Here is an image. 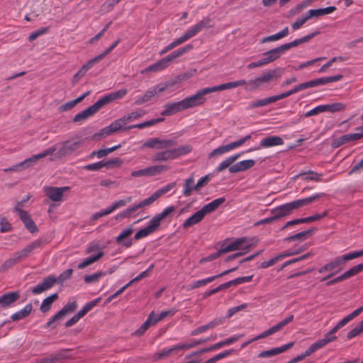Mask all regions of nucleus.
<instances>
[{"mask_svg":"<svg viewBox=\"0 0 363 363\" xmlns=\"http://www.w3.org/2000/svg\"><path fill=\"white\" fill-rule=\"evenodd\" d=\"M103 164L104 167L110 168L114 166H121L123 164V161L120 158L115 157L106 162L103 161Z\"/></svg>","mask_w":363,"mask_h":363,"instance_id":"338daca9","label":"nucleus"},{"mask_svg":"<svg viewBox=\"0 0 363 363\" xmlns=\"http://www.w3.org/2000/svg\"><path fill=\"white\" fill-rule=\"evenodd\" d=\"M73 273L72 269H68L61 273L57 277H55L56 284H62L65 281L71 278L72 274Z\"/></svg>","mask_w":363,"mask_h":363,"instance_id":"680f3d73","label":"nucleus"},{"mask_svg":"<svg viewBox=\"0 0 363 363\" xmlns=\"http://www.w3.org/2000/svg\"><path fill=\"white\" fill-rule=\"evenodd\" d=\"M20 298L19 291L6 293L0 296V306L6 308L16 302Z\"/></svg>","mask_w":363,"mask_h":363,"instance_id":"393cba45","label":"nucleus"},{"mask_svg":"<svg viewBox=\"0 0 363 363\" xmlns=\"http://www.w3.org/2000/svg\"><path fill=\"white\" fill-rule=\"evenodd\" d=\"M194 175L191 174L189 178L185 179L184 184V196L188 197L191 195V192L194 190Z\"/></svg>","mask_w":363,"mask_h":363,"instance_id":"a18cd8bd","label":"nucleus"},{"mask_svg":"<svg viewBox=\"0 0 363 363\" xmlns=\"http://www.w3.org/2000/svg\"><path fill=\"white\" fill-rule=\"evenodd\" d=\"M247 240L246 238H241L235 240L234 242L230 243L226 247L221 248V252L223 254H225L228 252H232L235 250H238L240 249H243L245 250V252H247L251 245H247L243 247L242 245Z\"/></svg>","mask_w":363,"mask_h":363,"instance_id":"5701e85b","label":"nucleus"},{"mask_svg":"<svg viewBox=\"0 0 363 363\" xmlns=\"http://www.w3.org/2000/svg\"><path fill=\"white\" fill-rule=\"evenodd\" d=\"M343 78L342 74H337L332 77L314 79L308 82L309 88L324 85L328 83L340 81Z\"/></svg>","mask_w":363,"mask_h":363,"instance_id":"b1692460","label":"nucleus"},{"mask_svg":"<svg viewBox=\"0 0 363 363\" xmlns=\"http://www.w3.org/2000/svg\"><path fill=\"white\" fill-rule=\"evenodd\" d=\"M167 67H168V65L165 62L164 59L163 58L160 61L157 62L156 63L145 68V72H157L162 70Z\"/></svg>","mask_w":363,"mask_h":363,"instance_id":"864d4df0","label":"nucleus"},{"mask_svg":"<svg viewBox=\"0 0 363 363\" xmlns=\"http://www.w3.org/2000/svg\"><path fill=\"white\" fill-rule=\"evenodd\" d=\"M176 208L173 206H169L164 209L160 213L155 216L151 220L159 228L160 225L161 220L164 218L170 216L174 211Z\"/></svg>","mask_w":363,"mask_h":363,"instance_id":"c9c22d12","label":"nucleus"},{"mask_svg":"<svg viewBox=\"0 0 363 363\" xmlns=\"http://www.w3.org/2000/svg\"><path fill=\"white\" fill-rule=\"evenodd\" d=\"M46 243V240L37 239L15 254L21 262L27 258L34 250L42 249Z\"/></svg>","mask_w":363,"mask_h":363,"instance_id":"6e6552de","label":"nucleus"},{"mask_svg":"<svg viewBox=\"0 0 363 363\" xmlns=\"http://www.w3.org/2000/svg\"><path fill=\"white\" fill-rule=\"evenodd\" d=\"M362 332H363V320L347 333V338L349 340L352 339Z\"/></svg>","mask_w":363,"mask_h":363,"instance_id":"052dcab7","label":"nucleus"},{"mask_svg":"<svg viewBox=\"0 0 363 363\" xmlns=\"http://www.w3.org/2000/svg\"><path fill=\"white\" fill-rule=\"evenodd\" d=\"M154 315V312L152 311L147 320L141 325V326L135 332V335H138V336H140L144 334V333L150 328V325H152L151 324V320L152 319V317Z\"/></svg>","mask_w":363,"mask_h":363,"instance_id":"8fccbe9b","label":"nucleus"},{"mask_svg":"<svg viewBox=\"0 0 363 363\" xmlns=\"http://www.w3.org/2000/svg\"><path fill=\"white\" fill-rule=\"evenodd\" d=\"M211 174H208L200 178L197 183L194 186V191H199V190L206 186L211 179Z\"/></svg>","mask_w":363,"mask_h":363,"instance_id":"6e6d98bb","label":"nucleus"},{"mask_svg":"<svg viewBox=\"0 0 363 363\" xmlns=\"http://www.w3.org/2000/svg\"><path fill=\"white\" fill-rule=\"evenodd\" d=\"M225 201V199L224 197H220L216 199H214L211 202L207 203L206 205L202 207L203 211L206 214L211 213L215 211L216 209L219 208L220 205H222Z\"/></svg>","mask_w":363,"mask_h":363,"instance_id":"f704fd0d","label":"nucleus"},{"mask_svg":"<svg viewBox=\"0 0 363 363\" xmlns=\"http://www.w3.org/2000/svg\"><path fill=\"white\" fill-rule=\"evenodd\" d=\"M152 203L148 198L140 201L137 204H134L124 210L128 218H135L140 213H136L138 210L151 205Z\"/></svg>","mask_w":363,"mask_h":363,"instance_id":"412c9836","label":"nucleus"},{"mask_svg":"<svg viewBox=\"0 0 363 363\" xmlns=\"http://www.w3.org/2000/svg\"><path fill=\"white\" fill-rule=\"evenodd\" d=\"M17 213L18 214L21 220L23 223L25 227L28 229V230L30 233H34L38 232V229L37 228V225H35L33 220L30 218V216L28 214L27 211L18 207Z\"/></svg>","mask_w":363,"mask_h":363,"instance_id":"dca6fc26","label":"nucleus"},{"mask_svg":"<svg viewBox=\"0 0 363 363\" xmlns=\"http://www.w3.org/2000/svg\"><path fill=\"white\" fill-rule=\"evenodd\" d=\"M210 93L208 89V87H206L198 91L194 95L188 96L182 99L185 109H188L203 104L206 101L204 96Z\"/></svg>","mask_w":363,"mask_h":363,"instance_id":"39448f33","label":"nucleus"},{"mask_svg":"<svg viewBox=\"0 0 363 363\" xmlns=\"http://www.w3.org/2000/svg\"><path fill=\"white\" fill-rule=\"evenodd\" d=\"M146 169L148 177H152L169 169V167L165 164H160L148 167Z\"/></svg>","mask_w":363,"mask_h":363,"instance_id":"c03bdc74","label":"nucleus"},{"mask_svg":"<svg viewBox=\"0 0 363 363\" xmlns=\"http://www.w3.org/2000/svg\"><path fill=\"white\" fill-rule=\"evenodd\" d=\"M291 203H287L277 206L271 210V213L274 216L276 221L291 214L294 211Z\"/></svg>","mask_w":363,"mask_h":363,"instance_id":"f3484780","label":"nucleus"},{"mask_svg":"<svg viewBox=\"0 0 363 363\" xmlns=\"http://www.w3.org/2000/svg\"><path fill=\"white\" fill-rule=\"evenodd\" d=\"M240 153H238L236 155L228 157L225 160H223L216 168V171L218 172H220L225 169L228 167L232 166L231 164L238 160V158L240 156Z\"/></svg>","mask_w":363,"mask_h":363,"instance_id":"37998d69","label":"nucleus"},{"mask_svg":"<svg viewBox=\"0 0 363 363\" xmlns=\"http://www.w3.org/2000/svg\"><path fill=\"white\" fill-rule=\"evenodd\" d=\"M262 55H263L262 60H264L265 65L271 63V62L275 61L276 60L279 59L281 57L277 48H273L267 52H264Z\"/></svg>","mask_w":363,"mask_h":363,"instance_id":"ea45409f","label":"nucleus"},{"mask_svg":"<svg viewBox=\"0 0 363 363\" xmlns=\"http://www.w3.org/2000/svg\"><path fill=\"white\" fill-rule=\"evenodd\" d=\"M326 216H327V212L325 211L322 214H315L313 216L306 217V218H297V219L291 220L287 221L281 228L280 230H284L286 228H288L289 226H291V225H294L306 223H311V222H313V221H316V220H318L321 219L322 218H323V217H325Z\"/></svg>","mask_w":363,"mask_h":363,"instance_id":"2eb2a0df","label":"nucleus"},{"mask_svg":"<svg viewBox=\"0 0 363 363\" xmlns=\"http://www.w3.org/2000/svg\"><path fill=\"white\" fill-rule=\"evenodd\" d=\"M193 49V45L191 44H188L184 47L180 48L178 50L172 52L171 54L168 55L165 57H164L165 62L167 65H169V62H171L174 59L182 56L184 53L191 50Z\"/></svg>","mask_w":363,"mask_h":363,"instance_id":"7c9ffc66","label":"nucleus"},{"mask_svg":"<svg viewBox=\"0 0 363 363\" xmlns=\"http://www.w3.org/2000/svg\"><path fill=\"white\" fill-rule=\"evenodd\" d=\"M335 10H336L335 6H328V7L323 8V9H310L308 11V17H310V18H311L314 16L318 17V16L331 13L333 11H335Z\"/></svg>","mask_w":363,"mask_h":363,"instance_id":"4c0bfd02","label":"nucleus"},{"mask_svg":"<svg viewBox=\"0 0 363 363\" xmlns=\"http://www.w3.org/2000/svg\"><path fill=\"white\" fill-rule=\"evenodd\" d=\"M157 229V226L150 220L145 228L139 230L135 234L133 239L135 240H140L155 232Z\"/></svg>","mask_w":363,"mask_h":363,"instance_id":"c85d7f7f","label":"nucleus"},{"mask_svg":"<svg viewBox=\"0 0 363 363\" xmlns=\"http://www.w3.org/2000/svg\"><path fill=\"white\" fill-rule=\"evenodd\" d=\"M284 144L283 139L277 135H273V136H268L264 138H263L259 143V147H255V148H250L248 150H247V152H252L254 150H259L260 147H272L274 146H278Z\"/></svg>","mask_w":363,"mask_h":363,"instance_id":"4468645a","label":"nucleus"},{"mask_svg":"<svg viewBox=\"0 0 363 363\" xmlns=\"http://www.w3.org/2000/svg\"><path fill=\"white\" fill-rule=\"evenodd\" d=\"M184 110L186 109L182 100L174 103H167L164 106V110L162 111L161 115L168 116Z\"/></svg>","mask_w":363,"mask_h":363,"instance_id":"6ab92c4d","label":"nucleus"},{"mask_svg":"<svg viewBox=\"0 0 363 363\" xmlns=\"http://www.w3.org/2000/svg\"><path fill=\"white\" fill-rule=\"evenodd\" d=\"M319 33H320L319 31L312 33L307 35L301 38L296 39L292 42H290V43L281 45L279 47H277V49L278 52H279L280 55H281L284 51L288 50L294 47L298 46L302 43L309 41L311 39H312L313 38H314Z\"/></svg>","mask_w":363,"mask_h":363,"instance_id":"9b49d317","label":"nucleus"},{"mask_svg":"<svg viewBox=\"0 0 363 363\" xmlns=\"http://www.w3.org/2000/svg\"><path fill=\"white\" fill-rule=\"evenodd\" d=\"M106 274L105 272H98L96 273H94L93 274H91V275H86L84 277V281L86 283V284H90V283H93V282H96L99 281V279L104 276Z\"/></svg>","mask_w":363,"mask_h":363,"instance_id":"0e129e2a","label":"nucleus"},{"mask_svg":"<svg viewBox=\"0 0 363 363\" xmlns=\"http://www.w3.org/2000/svg\"><path fill=\"white\" fill-rule=\"evenodd\" d=\"M127 94H128V90L126 89H121L116 91L112 92L109 94H107L106 96L111 103L115 100L122 99Z\"/></svg>","mask_w":363,"mask_h":363,"instance_id":"5fc2aeb1","label":"nucleus"},{"mask_svg":"<svg viewBox=\"0 0 363 363\" xmlns=\"http://www.w3.org/2000/svg\"><path fill=\"white\" fill-rule=\"evenodd\" d=\"M33 310V306L31 303L27 304L23 308L16 312L11 316L12 321H18L28 317Z\"/></svg>","mask_w":363,"mask_h":363,"instance_id":"473e14b6","label":"nucleus"},{"mask_svg":"<svg viewBox=\"0 0 363 363\" xmlns=\"http://www.w3.org/2000/svg\"><path fill=\"white\" fill-rule=\"evenodd\" d=\"M57 298H58V294L57 293L53 294L49 296L48 297L45 298L43 301L41 306L40 307V311L43 313L48 312L50 309L52 303L54 301H55L56 300H57Z\"/></svg>","mask_w":363,"mask_h":363,"instance_id":"79ce46f5","label":"nucleus"},{"mask_svg":"<svg viewBox=\"0 0 363 363\" xmlns=\"http://www.w3.org/2000/svg\"><path fill=\"white\" fill-rule=\"evenodd\" d=\"M175 184H176V183L173 182V183L168 184L167 185L163 186L162 188L156 191L150 197H148L149 200L152 203L161 196H162L163 194L169 191L175 186Z\"/></svg>","mask_w":363,"mask_h":363,"instance_id":"58836bf2","label":"nucleus"},{"mask_svg":"<svg viewBox=\"0 0 363 363\" xmlns=\"http://www.w3.org/2000/svg\"><path fill=\"white\" fill-rule=\"evenodd\" d=\"M294 342H291L288 344L283 345L282 346L279 347H274L269 350H264L258 354L259 358H267V357H271L273 356L278 355L282 352H286L287 350L290 349L294 345Z\"/></svg>","mask_w":363,"mask_h":363,"instance_id":"aec40b11","label":"nucleus"},{"mask_svg":"<svg viewBox=\"0 0 363 363\" xmlns=\"http://www.w3.org/2000/svg\"><path fill=\"white\" fill-rule=\"evenodd\" d=\"M46 243V240L37 239L15 254L21 262L27 258L34 250L42 249Z\"/></svg>","mask_w":363,"mask_h":363,"instance_id":"1a4fd4ad","label":"nucleus"},{"mask_svg":"<svg viewBox=\"0 0 363 363\" xmlns=\"http://www.w3.org/2000/svg\"><path fill=\"white\" fill-rule=\"evenodd\" d=\"M20 261L14 253L12 257L7 259L0 267V272H5L19 263Z\"/></svg>","mask_w":363,"mask_h":363,"instance_id":"09e8293b","label":"nucleus"},{"mask_svg":"<svg viewBox=\"0 0 363 363\" xmlns=\"http://www.w3.org/2000/svg\"><path fill=\"white\" fill-rule=\"evenodd\" d=\"M255 164L254 160H245L241 162H237L236 164L229 167V172L230 173H237L239 172H244L252 168Z\"/></svg>","mask_w":363,"mask_h":363,"instance_id":"bb28decb","label":"nucleus"},{"mask_svg":"<svg viewBox=\"0 0 363 363\" xmlns=\"http://www.w3.org/2000/svg\"><path fill=\"white\" fill-rule=\"evenodd\" d=\"M83 142L84 140H79L78 135L62 142L55 153V157L62 159L72 155L82 145Z\"/></svg>","mask_w":363,"mask_h":363,"instance_id":"7ed1b4c3","label":"nucleus"},{"mask_svg":"<svg viewBox=\"0 0 363 363\" xmlns=\"http://www.w3.org/2000/svg\"><path fill=\"white\" fill-rule=\"evenodd\" d=\"M77 304L76 301H72L66 304L62 309V312L66 315L69 313H72L76 311Z\"/></svg>","mask_w":363,"mask_h":363,"instance_id":"774afa93","label":"nucleus"},{"mask_svg":"<svg viewBox=\"0 0 363 363\" xmlns=\"http://www.w3.org/2000/svg\"><path fill=\"white\" fill-rule=\"evenodd\" d=\"M118 130H120L117 126V123H116L115 121H113L108 126L102 128L101 130H100L99 132L94 134L92 135V139L95 140H99L103 138L110 135Z\"/></svg>","mask_w":363,"mask_h":363,"instance_id":"a878e982","label":"nucleus"},{"mask_svg":"<svg viewBox=\"0 0 363 363\" xmlns=\"http://www.w3.org/2000/svg\"><path fill=\"white\" fill-rule=\"evenodd\" d=\"M324 196H325L324 193H318V194H315L314 195H312V196H308L305 199H298V200L291 201V205H292L294 209L295 210V209H298L302 206H307L309 203H311V202L315 201L317 199H318Z\"/></svg>","mask_w":363,"mask_h":363,"instance_id":"cd10ccee","label":"nucleus"},{"mask_svg":"<svg viewBox=\"0 0 363 363\" xmlns=\"http://www.w3.org/2000/svg\"><path fill=\"white\" fill-rule=\"evenodd\" d=\"M97 63L94 58H92L91 60H89L88 62L83 65L81 69L74 75L73 77V79H72V82L74 84V83H77L82 77H83L86 73L87 72V71L91 68L92 67V66Z\"/></svg>","mask_w":363,"mask_h":363,"instance_id":"e433bc0d","label":"nucleus"},{"mask_svg":"<svg viewBox=\"0 0 363 363\" xmlns=\"http://www.w3.org/2000/svg\"><path fill=\"white\" fill-rule=\"evenodd\" d=\"M324 106V111H328L331 113L338 112L341 111L345 109V104L338 102V103H334L331 104H325Z\"/></svg>","mask_w":363,"mask_h":363,"instance_id":"3c124183","label":"nucleus"},{"mask_svg":"<svg viewBox=\"0 0 363 363\" xmlns=\"http://www.w3.org/2000/svg\"><path fill=\"white\" fill-rule=\"evenodd\" d=\"M211 19L209 17H204L201 21L197 23L196 25L189 28L184 35H182L180 38L174 40L172 43L174 47H177L189 39L194 37L198 33H199L202 29L206 27H211L209 26Z\"/></svg>","mask_w":363,"mask_h":363,"instance_id":"20e7f679","label":"nucleus"},{"mask_svg":"<svg viewBox=\"0 0 363 363\" xmlns=\"http://www.w3.org/2000/svg\"><path fill=\"white\" fill-rule=\"evenodd\" d=\"M56 284L55 277L50 275L40 282L38 285L32 288V293L33 294H40L45 291L49 290Z\"/></svg>","mask_w":363,"mask_h":363,"instance_id":"ddd939ff","label":"nucleus"},{"mask_svg":"<svg viewBox=\"0 0 363 363\" xmlns=\"http://www.w3.org/2000/svg\"><path fill=\"white\" fill-rule=\"evenodd\" d=\"M110 104V101L106 95L104 96L99 100H98L96 103H94L91 106L93 109L97 113L101 108H102L104 106Z\"/></svg>","mask_w":363,"mask_h":363,"instance_id":"bf43d9fd","label":"nucleus"},{"mask_svg":"<svg viewBox=\"0 0 363 363\" xmlns=\"http://www.w3.org/2000/svg\"><path fill=\"white\" fill-rule=\"evenodd\" d=\"M271 103H273L272 96L268 98H264L262 99H258L254 101H252L249 105V108H256L262 106H267Z\"/></svg>","mask_w":363,"mask_h":363,"instance_id":"603ef678","label":"nucleus"},{"mask_svg":"<svg viewBox=\"0 0 363 363\" xmlns=\"http://www.w3.org/2000/svg\"><path fill=\"white\" fill-rule=\"evenodd\" d=\"M284 69L282 67H277L273 69H269L264 72L262 75L256 77L254 79L247 82V86H245L247 91H252L259 88L265 86V85L273 80L277 81L284 74Z\"/></svg>","mask_w":363,"mask_h":363,"instance_id":"f257e3e1","label":"nucleus"},{"mask_svg":"<svg viewBox=\"0 0 363 363\" xmlns=\"http://www.w3.org/2000/svg\"><path fill=\"white\" fill-rule=\"evenodd\" d=\"M308 13H307L305 16H302L301 18H298L296 21L291 25L294 30H297L301 28L308 19Z\"/></svg>","mask_w":363,"mask_h":363,"instance_id":"69168bd1","label":"nucleus"},{"mask_svg":"<svg viewBox=\"0 0 363 363\" xmlns=\"http://www.w3.org/2000/svg\"><path fill=\"white\" fill-rule=\"evenodd\" d=\"M133 233V228L131 225L124 228L116 238L115 242L125 248L130 247L133 245V238H130Z\"/></svg>","mask_w":363,"mask_h":363,"instance_id":"9d476101","label":"nucleus"},{"mask_svg":"<svg viewBox=\"0 0 363 363\" xmlns=\"http://www.w3.org/2000/svg\"><path fill=\"white\" fill-rule=\"evenodd\" d=\"M164 151L157 152L152 157L153 162H167L169 160H175L180 156L185 155L192 150V147L189 145L179 146L177 148H172L169 150L164 149Z\"/></svg>","mask_w":363,"mask_h":363,"instance_id":"f03ea898","label":"nucleus"},{"mask_svg":"<svg viewBox=\"0 0 363 363\" xmlns=\"http://www.w3.org/2000/svg\"><path fill=\"white\" fill-rule=\"evenodd\" d=\"M38 160L37 155H35L30 158L26 159L23 162H19L18 166H21V169H26L33 165Z\"/></svg>","mask_w":363,"mask_h":363,"instance_id":"e2e57ef3","label":"nucleus"},{"mask_svg":"<svg viewBox=\"0 0 363 363\" xmlns=\"http://www.w3.org/2000/svg\"><path fill=\"white\" fill-rule=\"evenodd\" d=\"M46 243V240L37 239L15 254L21 262L27 258L34 250L42 249Z\"/></svg>","mask_w":363,"mask_h":363,"instance_id":"0eeeda50","label":"nucleus"},{"mask_svg":"<svg viewBox=\"0 0 363 363\" xmlns=\"http://www.w3.org/2000/svg\"><path fill=\"white\" fill-rule=\"evenodd\" d=\"M205 216L206 213L203 209H200L184 221L183 223L184 228H188L193 225L200 223L203 219Z\"/></svg>","mask_w":363,"mask_h":363,"instance_id":"c756f323","label":"nucleus"},{"mask_svg":"<svg viewBox=\"0 0 363 363\" xmlns=\"http://www.w3.org/2000/svg\"><path fill=\"white\" fill-rule=\"evenodd\" d=\"M304 175H308L306 177L303 178V179H305V180H312V181H315V182H320L322 180L320 174H318V173L315 172L311 170L308 171V172H300L298 174H296V176H294V179H295L299 177L304 176Z\"/></svg>","mask_w":363,"mask_h":363,"instance_id":"49530a36","label":"nucleus"},{"mask_svg":"<svg viewBox=\"0 0 363 363\" xmlns=\"http://www.w3.org/2000/svg\"><path fill=\"white\" fill-rule=\"evenodd\" d=\"M145 113V111H133L130 113H128L122 118H120L115 121L116 123H117V126L118 127L119 130H123V125H125L128 122L133 121L134 120H136L143 116Z\"/></svg>","mask_w":363,"mask_h":363,"instance_id":"4be33fe9","label":"nucleus"},{"mask_svg":"<svg viewBox=\"0 0 363 363\" xmlns=\"http://www.w3.org/2000/svg\"><path fill=\"white\" fill-rule=\"evenodd\" d=\"M121 40L118 39L116 40L110 47H108L106 50H104L101 54L94 57V60L96 62H99L102 59H104L108 54H109L120 43Z\"/></svg>","mask_w":363,"mask_h":363,"instance_id":"4d7b16f0","label":"nucleus"},{"mask_svg":"<svg viewBox=\"0 0 363 363\" xmlns=\"http://www.w3.org/2000/svg\"><path fill=\"white\" fill-rule=\"evenodd\" d=\"M104 256L103 252H99L97 255L91 256L90 257L86 258L83 262L79 263L77 266L78 269H84L89 265L94 263L95 262L98 261L101 257Z\"/></svg>","mask_w":363,"mask_h":363,"instance_id":"de8ad7c7","label":"nucleus"},{"mask_svg":"<svg viewBox=\"0 0 363 363\" xmlns=\"http://www.w3.org/2000/svg\"><path fill=\"white\" fill-rule=\"evenodd\" d=\"M177 143L175 140H162L159 138H151L143 143V147L164 150L175 146Z\"/></svg>","mask_w":363,"mask_h":363,"instance_id":"423d86ee","label":"nucleus"},{"mask_svg":"<svg viewBox=\"0 0 363 363\" xmlns=\"http://www.w3.org/2000/svg\"><path fill=\"white\" fill-rule=\"evenodd\" d=\"M171 85V83L167 82L164 85L155 86L152 87V89L146 91L144 96L145 99H147V101H149L154 96L158 95L160 93L164 91Z\"/></svg>","mask_w":363,"mask_h":363,"instance_id":"72a5a7b5","label":"nucleus"},{"mask_svg":"<svg viewBox=\"0 0 363 363\" xmlns=\"http://www.w3.org/2000/svg\"><path fill=\"white\" fill-rule=\"evenodd\" d=\"M68 186L64 187H45V195L52 201H61L63 199V193L65 191L69 190Z\"/></svg>","mask_w":363,"mask_h":363,"instance_id":"a211bd4d","label":"nucleus"},{"mask_svg":"<svg viewBox=\"0 0 363 363\" xmlns=\"http://www.w3.org/2000/svg\"><path fill=\"white\" fill-rule=\"evenodd\" d=\"M316 230H317L316 228H312L307 230H304V231L298 233L296 234H294L293 235L289 236V237L284 238V240L285 242H291V241H294L296 240H299L301 241H303V240H306L308 238L311 237Z\"/></svg>","mask_w":363,"mask_h":363,"instance_id":"2f4dec72","label":"nucleus"},{"mask_svg":"<svg viewBox=\"0 0 363 363\" xmlns=\"http://www.w3.org/2000/svg\"><path fill=\"white\" fill-rule=\"evenodd\" d=\"M233 88H234L233 82H227V83L222 84H220L218 86L208 87V89L209 91V93L211 94L212 92H215V91H223L225 89H233Z\"/></svg>","mask_w":363,"mask_h":363,"instance_id":"13d9d810","label":"nucleus"},{"mask_svg":"<svg viewBox=\"0 0 363 363\" xmlns=\"http://www.w3.org/2000/svg\"><path fill=\"white\" fill-rule=\"evenodd\" d=\"M362 138L363 133L362 132L343 135L340 138L333 139L331 143V147L334 149H336L345 144H347L352 141L359 140Z\"/></svg>","mask_w":363,"mask_h":363,"instance_id":"f8f14e48","label":"nucleus"},{"mask_svg":"<svg viewBox=\"0 0 363 363\" xmlns=\"http://www.w3.org/2000/svg\"><path fill=\"white\" fill-rule=\"evenodd\" d=\"M288 35H289V28L285 27L283 30H281V31L278 32L276 34L263 38L260 40V43H265L269 42V41L278 40L281 38H283L287 36Z\"/></svg>","mask_w":363,"mask_h":363,"instance_id":"a19ab883","label":"nucleus"}]
</instances>
